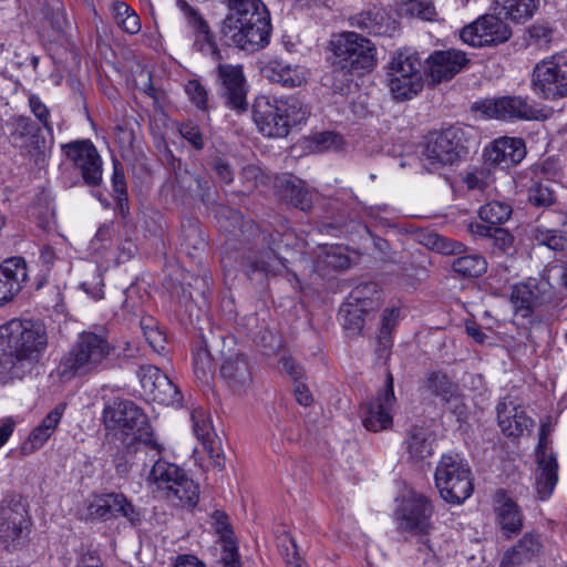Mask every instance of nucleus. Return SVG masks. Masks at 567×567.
Listing matches in <instances>:
<instances>
[{
	"label": "nucleus",
	"mask_w": 567,
	"mask_h": 567,
	"mask_svg": "<svg viewBox=\"0 0 567 567\" xmlns=\"http://www.w3.org/2000/svg\"><path fill=\"white\" fill-rule=\"evenodd\" d=\"M225 16L220 34L225 43L255 52L270 40V14L261 0H225Z\"/></svg>",
	"instance_id": "obj_1"
},
{
	"label": "nucleus",
	"mask_w": 567,
	"mask_h": 567,
	"mask_svg": "<svg viewBox=\"0 0 567 567\" xmlns=\"http://www.w3.org/2000/svg\"><path fill=\"white\" fill-rule=\"evenodd\" d=\"M1 337L8 349L2 364H10L11 374L20 379L31 372L48 346L47 329L41 321H11L1 329Z\"/></svg>",
	"instance_id": "obj_2"
},
{
	"label": "nucleus",
	"mask_w": 567,
	"mask_h": 567,
	"mask_svg": "<svg viewBox=\"0 0 567 567\" xmlns=\"http://www.w3.org/2000/svg\"><path fill=\"white\" fill-rule=\"evenodd\" d=\"M116 347L105 333L83 331L71 349L62 357L56 372L61 379L87 375L104 370L115 354Z\"/></svg>",
	"instance_id": "obj_3"
},
{
	"label": "nucleus",
	"mask_w": 567,
	"mask_h": 567,
	"mask_svg": "<svg viewBox=\"0 0 567 567\" xmlns=\"http://www.w3.org/2000/svg\"><path fill=\"white\" fill-rule=\"evenodd\" d=\"M310 111L298 97L259 96L252 106L258 131L268 137H286L292 126L305 122Z\"/></svg>",
	"instance_id": "obj_4"
},
{
	"label": "nucleus",
	"mask_w": 567,
	"mask_h": 567,
	"mask_svg": "<svg viewBox=\"0 0 567 567\" xmlns=\"http://www.w3.org/2000/svg\"><path fill=\"white\" fill-rule=\"evenodd\" d=\"M103 423L106 430L132 436L133 442L144 444L159 454L163 447L153 439V430L147 415L133 401L115 398L103 409Z\"/></svg>",
	"instance_id": "obj_5"
},
{
	"label": "nucleus",
	"mask_w": 567,
	"mask_h": 567,
	"mask_svg": "<svg viewBox=\"0 0 567 567\" xmlns=\"http://www.w3.org/2000/svg\"><path fill=\"white\" fill-rule=\"evenodd\" d=\"M333 65L348 68L361 75L377 65V48L368 38L357 32H343L330 41Z\"/></svg>",
	"instance_id": "obj_6"
},
{
	"label": "nucleus",
	"mask_w": 567,
	"mask_h": 567,
	"mask_svg": "<svg viewBox=\"0 0 567 567\" xmlns=\"http://www.w3.org/2000/svg\"><path fill=\"white\" fill-rule=\"evenodd\" d=\"M466 153L462 128L451 126L427 136L421 161L429 172H437L445 166H452Z\"/></svg>",
	"instance_id": "obj_7"
},
{
	"label": "nucleus",
	"mask_w": 567,
	"mask_h": 567,
	"mask_svg": "<svg viewBox=\"0 0 567 567\" xmlns=\"http://www.w3.org/2000/svg\"><path fill=\"white\" fill-rule=\"evenodd\" d=\"M434 477L440 495L445 502L461 504L473 493L471 468L457 454L443 455Z\"/></svg>",
	"instance_id": "obj_8"
},
{
	"label": "nucleus",
	"mask_w": 567,
	"mask_h": 567,
	"mask_svg": "<svg viewBox=\"0 0 567 567\" xmlns=\"http://www.w3.org/2000/svg\"><path fill=\"white\" fill-rule=\"evenodd\" d=\"M150 480L159 489L165 491L166 498L181 505L194 507L199 498V486L183 468L174 463L158 458L150 473Z\"/></svg>",
	"instance_id": "obj_9"
},
{
	"label": "nucleus",
	"mask_w": 567,
	"mask_h": 567,
	"mask_svg": "<svg viewBox=\"0 0 567 567\" xmlns=\"http://www.w3.org/2000/svg\"><path fill=\"white\" fill-rule=\"evenodd\" d=\"M28 504L19 495L4 501L0 506V549L14 551L25 545L31 533Z\"/></svg>",
	"instance_id": "obj_10"
},
{
	"label": "nucleus",
	"mask_w": 567,
	"mask_h": 567,
	"mask_svg": "<svg viewBox=\"0 0 567 567\" xmlns=\"http://www.w3.org/2000/svg\"><path fill=\"white\" fill-rule=\"evenodd\" d=\"M292 238L289 233L269 231L262 233V241L267 244L268 250L260 251L255 257L246 256L241 261V268L249 279L255 276H277L287 268L288 259L284 251L288 250V240Z\"/></svg>",
	"instance_id": "obj_11"
},
{
	"label": "nucleus",
	"mask_w": 567,
	"mask_h": 567,
	"mask_svg": "<svg viewBox=\"0 0 567 567\" xmlns=\"http://www.w3.org/2000/svg\"><path fill=\"white\" fill-rule=\"evenodd\" d=\"M532 86L534 92L545 100L567 96V50L536 64Z\"/></svg>",
	"instance_id": "obj_12"
},
{
	"label": "nucleus",
	"mask_w": 567,
	"mask_h": 567,
	"mask_svg": "<svg viewBox=\"0 0 567 567\" xmlns=\"http://www.w3.org/2000/svg\"><path fill=\"white\" fill-rule=\"evenodd\" d=\"M213 59L217 62L216 82L220 95L228 106L238 112H245L248 107L246 79L241 65L221 63V55L216 45L212 51Z\"/></svg>",
	"instance_id": "obj_13"
},
{
	"label": "nucleus",
	"mask_w": 567,
	"mask_h": 567,
	"mask_svg": "<svg viewBox=\"0 0 567 567\" xmlns=\"http://www.w3.org/2000/svg\"><path fill=\"white\" fill-rule=\"evenodd\" d=\"M396 403L393 389V377L388 371L384 386L377 396L361 405L362 424L370 432H381L392 427L393 411Z\"/></svg>",
	"instance_id": "obj_14"
},
{
	"label": "nucleus",
	"mask_w": 567,
	"mask_h": 567,
	"mask_svg": "<svg viewBox=\"0 0 567 567\" xmlns=\"http://www.w3.org/2000/svg\"><path fill=\"white\" fill-rule=\"evenodd\" d=\"M6 130L12 147L34 157L37 162L44 157L45 137L31 117L13 115L6 122Z\"/></svg>",
	"instance_id": "obj_15"
},
{
	"label": "nucleus",
	"mask_w": 567,
	"mask_h": 567,
	"mask_svg": "<svg viewBox=\"0 0 567 567\" xmlns=\"http://www.w3.org/2000/svg\"><path fill=\"white\" fill-rule=\"evenodd\" d=\"M460 37L474 48L492 47L506 42L512 37V30L499 17L485 14L465 25Z\"/></svg>",
	"instance_id": "obj_16"
},
{
	"label": "nucleus",
	"mask_w": 567,
	"mask_h": 567,
	"mask_svg": "<svg viewBox=\"0 0 567 567\" xmlns=\"http://www.w3.org/2000/svg\"><path fill=\"white\" fill-rule=\"evenodd\" d=\"M395 514L400 530L425 536L432 527L433 506L430 499L422 494L411 492L403 497Z\"/></svg>",
	"instance_id": "obj_17"
},
{
	"label": "nucleus",
	"mask_w": 567,
	"mask_h": 567,
	"mask_svg": "<svg viewBox=\"0 0 567 567\" xmlns=\"http://www.w3.org/2000/svg\"><path fill=\"white\" fill-rule=\"evenodd\" d=\"M120 516L126 518L133 526L142 522L141 512L123 493L96 495L87 506L86 517L90 519L107 520Z\"/></svg>",
	"instance_id": "obj_18"
},
{
	"label": "nucleus",
	"mask_w": 567,
	"mask_h": 567,
	"mask_svg": "<svg viewBox=\"0 0 567 567\" xmlns=\"http://www.w3.org/2000/svg\"><path fill=\"white\" fill-rule=\"evenodd\" d=\"M62 151L73 162L75 167L81 171L86 185H100L102 182V161L91 141L70 142L62 145Z\"/></svg>",
	"instance_id": "obj_19"
},
{
	"label": "nucleus",
	"mask_w": 567,
	"mask_h": 567,
	"mask_svg": "<svg viewBox=\"0 0 567 567\" xmlns=\"http://www.w3.org/2000/svg\"><path fill=\"white\" fill-rule=\"evenodd\" d=\"M480 110L488 117L497 120H540L546 118L542 110L530 105L527 99L522 96H502L494 100H485Z\"/></svg>",
	"instance_id": "obj_20"
},
{
	"label": "nucleus",
	"mask_w": 567,
	"mask_h": 567,
	"mask_svg": "<svg viewBox=\"0 0 567 567\" xmlns=\"http://www.w3.org/2000/svg\"><path fill=\"white\" fill-rule=\"evenodd\" d=\"M468 63L465 52L461 50H437L426 59L425 74L433 84H437L453 79Z\"/></svg>",
	"instance_id": "obj_21"
},
{
	"label": "nucleus",
	"mask_w": 567,
	"mask_h": 567,
	"mask_svg": "<svg viewBox=\"0 0 567 567\" xmlns=\"http://www.w3.org/2000/svg\"><path fill=\"white\" fill-rule=\"evenodd\" d=\"M554 300V289L546 279L529 278L526 282L516 285L512 292V301L527 317L534 309Z\"/></svg>",
	"instance_id": "obj_22"
},
{
	"label": "nucleus",
	"mask_w": 567,
	"mask_h": 567,
	"mask_svg": "<svg viewBox=\"0 0 567 567\" xmlns=\"http://www.w3.org/2000/svg\"><path fill=\"white\" fill-rule=\"evenodd\" d=\"M496 412L498 426L508 437L522 436L534 425V421L527 415L525 408L512 395H507L498 402Z\"/></svg>",
	"instance_id": "obj_23"
},
{
	"label": "nucleus",
	"mask_w": 567,
	"mask_h": 567,
	"mask_svg": "<svg viewBox=\"0 0 567 567\" xmlns=\"http://www.w3.org/2000/svg\"><path fill=\"white\" fill-rule=\"evenodd\" d=\"M494 513L496 523L506 539H512L523 530V511L504 489H498L494 495Z\"/></svg>",
	"instance_id": "obj_24"
},
{
	"label": "nucleus",
	"mask_w": 567,
	"mask_h": 567,
	"mask_svg": "<svg viewBox=\"0 0 567 567\" xmlns=\"http://www.w3.org/2000/svg\"><path fill=\"white\" fill-rule=\"evenodd\" d=\"M27 279V262L22 257H10L0 264V307L18 296Z\"/></svg>",
	"instance_id": "obj_25"
},
{
	"label": "nucleus",
	"mask_w": 567,
	"mask_h": 567,
	"mask_svg": "<svg viewBox=\"0 0 567 567\" xmlns=\"http://www.w3.org/2000/svg\"><path fill=\"white\" fill-rule=\"evenodd\" d=\"M526 156V146L519 137H499L484 152V157L491 165L508 168L520 163Z\"/></svg>",
	"instance_id": "obj_26"
},
{
	"label": "nucleus",
	"mask_w": 567,
	"mask_h": 567,
	"mask_svg": "<svg viewBox=\"0 0 567 567\" xmlns=\"http://www.w3.org/2000/svg\"><path fill=\"white\" fill-rule=\"evenodd\" d=\"M220 375L236 394L245 393L251 384V371L244 354L226 358L220 367Z\"/></svg>",
	"instance_id": "obj_27"
},
{
	"label": "nucleus",
	"mask_w": 567,
	"mask_h": 567,
	"mask_svg": "<svg viewBox=\"0 0 567 567\" xmlns=\"http://www.w3.org/2000/svg\"><path fill=\"white\" fill-rule=\"evenodd\" d=\"M64 411L65 404L63 403L58 404L53 410H51L43 417L41 423L29 434L28 440L21 446V452L23 454H31L42 447L56 430Z\"/></svg>",
	"instance_id": "obj_28"
},
{
	"label": "nucleus",
	"mask_w": 567,
	"mask_h": 567,
	"mask_svg": "<svg viewBox=\"0 0 567 567\" xmlns=\"http://www.w3.org/2000/svg\"><path fill=\"white\" fill-rule=\"evenodd\" d=\"M262 76L285 87H297L306 82V72L300 66H292L281 60L269 61L261 70Z\"/></svg>",
	"instance_id": "obj_29"
},
{
	"label": "nucleus",
	"mask_w": 567,
	"mask_h": 567,
	"mask_svg": "<svg viewBox=\"0 0 567 567\" xmlns=\"http://www.w3.org/2000/svg\"><path fill=\"white\" fill-rule=\"evenodd\" d=\"M542 548L540 535L534 532L526 533L504 554L501 564L518 567L536 557Z\"/></svg>",
	"instance_id": "obj_30"
},
{
	"label": "nucleus",
	"mask_w": 567,
	"mask_h": 567,
	"mask_svg": "<svg viewBox=\"0 0 567 567\" xmlns=\"http://www.w3.org/2000/svg\"><path fill=\"white\" fill-rule=\"evenodd\" d=\"M432 443L430 431L423 426L413 425L406 431L405 450L409 458L414 462L423 461L432 455Z\"/></svg>",
	"instance_id": "obj_31"
},
{
	"label": "nucleus",
	"mask_w": 567,
	"mask_h": 567,
	"mask_svg": "<svg viewBox=\"0 0 567 567\" xmlns=\"http://www.w3.org/2000/svg\"><path fill=\"white\" fill-rule=\"evenodd\" d=\"M284 196L291 205L302 212H309L313 205V192L310 190L306 183L297 177L287 176L281 181Z\"/></svg>",
	"instance_id": "obj_32"
},
{
	"label": "nucleus",
	"mask_w": 567,
	"mask_h": 567,
	"mask_svg": "<svg viewBox=\"0 0 567 567\" xmlns=\"http://www.w3.org/2000/svg\"><path fill=\"white\" fill-rule=\"evenodd\" d=\"M557 467L554 456H547L545 453L538 455L535 485L540 499H546L553 493L557 483Z\"/></svg>",
	"instance_id": "obj_33"
},
{
	"label": "nucleus",
	"mask_w": 567,
	"mask_h": 567,
	"mask_svg": "<svg viewBox=\"0 0 567 567\" xmlns=\"http://www.w3.org/2000/svg\"><path fill=\"white\" fill-rule=\"evenodd\" d=\"M499 16L516 23L530 19L539 7V0H495Z\"/></svg>",
	"instance_id": "obj_34"
},
{
	"label": "nucleus",
	"mask_w": 567,
	"mask_h": 567,
	"mask_svg": "<svg viewBox=\"0 0 567 567\" xmlns=\"http://www.w3.org/2000/svg\"><path fill=\"white\" fill-rule=\"evenodd\" d=\"M422 61L416 53L399 52L389 64V75H398L401 78L411 76L412 79H422Z\"/></svg>",
	"instance_id": "obj_35"
},
{
	"label": "nucleus",
	"mask_w": 567,
	"mask_h": 567,
	"mask_svg": "<svg viewBox=\"0 0 567 567\" xmlns=\"http://www.w3.org/2000/svg\"><path fill=\"white\" fill-rule=\"evenodd\" d=\"M347 301H352L363 309L373 311L381 305L379 286L372 281L360 284L351 290Z\"/></svg>",
	"instance_id": "obj_36"
},
{
	"label": "nucleus",
	"mask_w": 567,
	"mask_h": 567,
	"mask_svg": "<svg viewBox=\"0 0 567 567\" xmlns=\"http://www.w3.org/2000/svg\"><path fill=\"white\" fill-rule=\"evenodd\" d=\"M154 390H150L146 395L155 402L164 405L179 403L181 394L178 388L163 372L155 378Z\"/></svg>",
	"instance_id": "obj_37"
},
{
	"label": "nucleus",
	"mask_w": 567,
	"mask_h": 567,
	"mask_svg": "<svg viewBox=\"0 0 567 567\" xmlns=\"http://www.w3.org/2000/svg\"><path fill=\"white\" fill-rule=\"evenodd\" d=\"M451 267L462 277L476 278L486 271L487 262L480 254H468L455 258Z\"/></svg>",
	"instance_id": "obj_38"
},
{
	"label": "nucleus",
	"mask_w": 567,
	"mask_h": 567,
	"mask_svg": "<svg viewBox=\"0 0 567 567\" xmlns=\"http://www.w3.org/2000/svg\"><path fill=\"white\" fill-rule=\"evenodd\" d=\"M194 373L202 382L214 375L215 364L205 339H200L193 353Z\"/></svg>",
	"instance_id": "obj_39"
},
{
	"label": "nucleus",
	"mask_w": 567,
	"mask_h": 567,
	"mask_svg": "<svg viewBox=\"0 0 567 567\" xmlns=\"http://www.w3.org/2000/svg\"><path fill=\"white\" fill-rule=\"evenodd\" d=\"M370 311L363 309L352 301H346L339 311V315L342 319L343 328L350 334H358L364 327V316H367Z\"/></svg>",
	"instance_id": "obj_40"
},
{
	"label": "nucleus",
	"mask_w": 567,
	"mask_h": 567,
	"mask_svg": "<svg viewBox=\"0 0 567 567\" xmlns=\"http://www.w3.org/2000/svg\"><path fill=\"white\" fill-rule=\"evenodd\" d=\"M389 87L395 100H410L422 91L423 80H414L411 76L405 75L404 78L398 75H389Z\"/></svg>",
	"instance_id": "obj_41"
},
{
	"label": "nucleus",
	"mask_w": 567,
	"mask_h": 567,
	"mask_svg": "<svg viewBox=\"0 0 567 567\" xmlns=\"http://www.w3.org/2000/svg\"><path fill=\"white\" fill-rule=\"evenodd\" d=\"M423 388L434 395L450 400L456 392V384L443 372H429L423 381Z\"/></svg>",
	"instance_id": "obj_42"
},
{
	"label": "nucleus",
	"mask_w": 567,
	"mask_h": 567,
	"mask_svg": "<svg viewBox=\"0 0 567 567\" xmlns=\"http://www.w3.org/2000/svg\"><path fill=\"white\" fill-rule=\"evenodd\" d=\"M384 13L378 9L362 11L351 18V25L369 34L383 32Z\"/></svg>",
	"instance_id": "obj_43"
},
{
	"label": "nucleus",
	"mask_w": 567,
	"mask_h": 567,
	"mask_svg": "<svg viewBox=\"0 0 567 567\" xmlns=\"http://www.w3.org/2000/svg\"><path fill=\"white\" fill-rule=\"evenodd\" d=\"M512 207L509 204L493 200L488 202L480 208V218L491 225H501L507 221L512 215Z\"/></svg>",
	"instance_id": "obj_44"
},
{
	"label": "nucleus",
	"mask_w": 567,
	"mask_h": 567,
	"mask_svg": "<svg viewBox=\"0 0 567 567\" xmlns=\"http://www.w3.org/2000/svg\"><path fill=\"white\" fill-rule=\"evenodd\" d=\"M278 549L288 567H308L299 554L296 539L288 533L278 536Z\"/></svg>",
	"instance_id": "obj_45"
},
{
	"label": "nucleus",
	"mask_w": 567,
	"mask_h": 567,
	"mask_svg": "<svg viewBox=\"0 0 567 567\" xmlns=\"http://www.w3.org/2000/svg\"><path fill=\"white\" fill-rule=\"evenodd\" d=\"M354 71L348 70V68H341V65H333L329 75H326V84H330L334 93L346 94L353 82Z\"/></svg>",
	"instance_id": "obj_46"
},
{
	"label": "nucleus",
	"mask_w": 567,
	"mask_h": 567,
	"mask_svg": "<svg viewBox=\"0 0 567 567\" xmlns=\"http://www.w3.org/2000/svg\"><path fill=\"white\" fill-rule=\"evenodd\" d=\"M535 240L555 251H563L567 248V238L558 230L545 229L536 226L533 229Z\"/></svg>",
	"instance_id": "obj_47"
},
{
	"label": "nucleus",
	"mask_w": 567,
	"mask_h": 567,
	"mask_svg": "<svg viewBox=\"0 0 567 567\" xmlns=\"http://www.w3.org/2000/svg\"><path fill=\"white\" fill-rule=\"evenodd\" d=\"M143 452L140 444L136 445H125L123 449L117 450L113 457V464L116 473L124 477L131 471L132 467V456L133 454H137Z\"/></svg>",
	"instance_id": "obj_48"
},
{
	"label": "nucleus",
	"mask_w": 567,
	"mask_h": 567,
	"mask_svg": "<svg viewBox=\"0 0 567 567\" xmlns=\"http://www.w3.org/2000/svg\"><path fill=\"white\" fill-rule=\"evenodd\" d=\"M113 192L116 195L121 212L124 214L128 209L127 204V187L125 175L117 162H114V169L112 176Z\"/></svg>",
	"instance_id": "obj_49"
},
{
	"label": "nucleus",
	"mask_w": 567,
	"mask_h": 567,
	"mask_svg": "<svg viewBox=\"0 0 567 567\" xmlns=\"http://www.w3.org/2000/svg\"><path fill=\"white\" fill-rule=\"evenodd\" d=\"M528 202L535 207H548L555 202V194L547 185L535 184L528 190Z\"/></svg>",
	"instance_id": "obj_50"
},
{
	"label": "nucleus",
	"mask_w": 567,
	"mask_h": 567,
	"mask_svg": "<svg viewBox=\"0 0 567 567\" xmlns=\"http://www.w3.org/2000/svg\"><path fill=\"white\" fill-rule=\"evenodd\" d=\"M193 431L199 441L207 440L215 435L212 431L210 422L207 420L206 412L203 409H194L190 414Z\"/></svg>",
	"instance_id": "obj_51"
},
{
	"label": "nucleus",
	"mask_w": 567,
	"mask_h": 567,
	"mask_svg": "<svg viewBox=\"0 0 567 567\" xmlns=\"http://www.w3.org/2000/svg\"><path fill=\"white\" fill-rule=\"evenodd\" d=\"M185 92L199 110L207 109L208 93L199 81L189 80L185 85Z\"/></svg>",
	"instance_id": "obj_52"
},
{
	"label": "nucleus",
	"mask_w": 567,
	"mask_h": 567,
	"mask_svg": "<svg viewBox=\"0 0 567 567\" xmlns=\"http://www.w3.org/2000/svg\"><path fill=\"white\" fill-rule=\"evenodd\" d=\"M29 107L33 115L39 120V122L43 125V127L51 133L52 132V125L49 121L50 117V111L47 107V105L41 101V99L35 95L31 94L29 96Z\"/></svg>",
	"instance_id": "obj_53"
},
{
	"label": "nucleus",
	"mask_w": 567,
	"mask_h": 567,
	"mask_svg": "<svg viewBox=\"0 0 567 567\" xmlns=\"http://www.w3.org/2000/svg\"><path fill=\"white\" fill-rule=\"evenodd\" d=\"M529 43L536 47H545L551 41L553 30L543 23H534L527 30Z\"/></svg>",
	"instance_id": "obj_54"
},
{
	"label": "nucleus",
	"mask_w": 567,
	"mask_h": 567,
	"mask_svg": "<svg viewBox=\"0 0 567 567\" xmlns=\"http://www.w3.org/2000/svg\"><path fill=\"white\" fill-rule=\"evenodd\" d=\"M212 519L214 520L215 530L220 536L223 542H230L231 538H235L234 530L229 524L226 513L221 511H215L212 514Z\"/></svg>",
	"instance_id": "obj_55"
},
{
	"label": "nucleus",
	"mask_w": 567,
	"mask_h": 567,
	"mask_svg": "<svg viewBox=\"0 0 567 567\" xmlns=\"http://www.w3.org/2000/svg\"><path fill=\"white\" fill-rule=\"evenodd\" d=\"M200 442L203 444L204 451L209 455L213 466L218 471L223 470L225 466V458L220 450L219 441L216 440L215 435H213Z\"/></svg>",
	"instance_id": "obj_56"
},
{
	"label": "nucleus",
	"mask_w": 567,
	"mask_h": 567,
	"mask_svg": "<svg viewBox=\"0 0 567 567\" xmlns=\"http://www.w3.org/2000/svg\"><path fill=\"white\" fill-rule=\"evenodd\" d=\"M141 328L146 341L154 351L159 352L161 350H164L166 339L162 331L146 323L145 320H142Z\"/></svg>",
	"instance_id": "obj_57"
},
{
	"label": "nucleus",
	"mask_w": 567,
	"mask_h": 567,
	"mask_svg": "<svg viewBox=\"0 0 567 567\" xmlns=\"http://www.w3.org/2000/svg\"><path fill=\"white\" fill-rule=\"evenodd\" d=\"M409 11L423 20H432L436 14L433 3L429 0H406Z\"/></svg>",
	"instance_id": "obj_58"
},
{
	"label": "nucleus",
	"mask_w": 567,
	"mask_h": 567,
	"mask_svg": "<svg viewBox=\"0 0 567 567\" xmlns=\"http://www.w3.org/2000/svg\"><path fill=\"white\" fill-rule=\"evenodd\" d=\"M161 373L162 371L154 365H143L138 369L137 377L145 394H147L150 390H154L153 384L155 383V378Z\"/></svg>",
	"instance_id": "obj_59"
},
{
	"label": "nucleus",
	"mask_w": 567,
	"mask_h": 567,
	"mask_svg": "<svg viewBox=\"0 0 567 567\" xmlns=\"http://www.w3.org/2000/svg\"><path fill=\"white\" fill-rule=\"evenodd\" d=\"M210 165L220 182L230 184L234 181V169L231 168L228 161L221 157H214Z\"/></svg>",
	"instance_id": "obj_60"
},
{
	"label": "nucleus",
	"mask_w": 567,
	"mask_h": 567,
	"mask_svg": "<svg viewBox=\"0 0 567 567\" xmlns=\"http://www.w3.org/2000/svg\"><path fill=\"white\" fill-rule=\"evenodd\" d=\"M179 133L196 150H202L204 147L203 136H202V133H200L198 126L193 125L192 123L183 124L179 127Z\"/></svg>",
	"instance_id": "obj_61"
},
{
	"label": "nucleus",
	"mask_w": 567,
	"mask_h": 567,
	"mask_svg": "<svg viewBox=\"0 0 567 567\" xmlns=\"http://www.w3.org/2000/svg\"><path fill=\"white\" fill-rule=\"evenodd\" d=\"M399 318V309L392 308V309H385L382 315V326L380 329V336L379 339L382 342V340H386V338L390 336L391 330L396 323V319Z\"/></svg>",
	"instance_id": "obj_62"
},
{
	"label": "nucleus",
	"mask_w": 567,
	"mask_h": 567,
	"mask_svg": "<svg viewBox=\"0 0 567 567\" xmlns=\"http://www.w3.org/2000/svg\"><path fill=\"white\" fill-rule=\"evenodd\" d=\"M489 239H492L493 244L502 250H506L514 241L513 235L507 229L497 226H494Z\"/></svg>",
	"instance_id": "obj_63"
},
{
	"label": "nucleus",
	"mask_w": 567,
	"mask_h": 567,
	"mask_svg": "<svg viewBox=\"0 0 567 567\" xmlns=\"http://www.w3.org/2000/svg\"><path fill=\"white\" fill-rule=\"evenodd\" d=\"M177 6L182 11L185 12V14L192 17L194 19V22L196 24V28L202 33H208L209 27L208 23L203 19V17L194 9L192 8L187 1L185 0H178Z\"/></svg>",
	"instance_id": "obj_64"
}]
</instances>
